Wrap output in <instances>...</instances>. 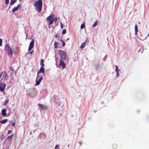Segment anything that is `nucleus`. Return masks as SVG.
<instances>
[{
	"instance_id": "obj_25",
	"label": "nucleus",
	"mask_w": 149,
	"mask_h": 149,
	"mask_svg": "<svg viewBox=\"0 0 149 149\" xmlns=\"http://www.w3.org/2000/svg\"><path fill=\"white\" fill-rule=\"evenodd\" d=\"M97 25V21H95V22L94 23V24L93 25V27H95V26H96Z\"/></svg>"
},
{
	"instance_id": "obj_27",
	"label": "nucleus",
	"mask_w": 149,
	"mask_h": 149,
	"mask_svg": "<svg viewBox=\"0 0 149 149\" xmlns=\"http://www.w3.org/2000/svg\"><path fill=\"white\" fill-rule=\"evenodd\" d=\"M61 41L62 42L63 46V47H64L65 45V42L62 40H61Z\"/></svg>"
},
{
	"instance_id": "obj_14",
	"label": "nucleus",
	"mask_w": 149,
	"mask_h": 149,
	"mask_svg": "<svg viewBox=\"0 0 149 149\" xmlns=\"http://www.w3.org/2000/svg\"><path fill=\"white\" fill-rule=\"evenodd\" d=\"M34 39H33L29 44V46L33 47L34 45Z\"/></svg>"
},
{
	"instance_id": "obj_20",
	"label": "nucleus",
	"mask_w": 149,
	"mask_h": 149,
	"mask_svg": "<svg viewBox=\"0 0 149 149\" xmlns=\"http://www.w3.org/2000/svg\"><path fill=\"white\" fill-rule=\"evenodd\" d=\"M58 45V42H55L54 44V48H57V46Z\"/></svg>"
},
{
	"instance_id": "obj_3",
	"label": "nucleus",
	"mask_w": 149,
	"mask_h": 149,
	"mask_svg": "<svg viewBox=\"0 0 149 149\" xmlns=\"http://www.w3.org/2000/svg\"><path fill=\"white\" fill-rule=\"evenodd\" d=\"M27 93L31 97H34L36 96L37 92L35 88H30L27 91Z\"/></svg>"
},
{
	"instance_id": "obj_26",
	"label": "nucleus",
	"mask_w": 149,
	"mask_h": 149,
	"mask_svg": "<svg viewBox=\"0 0 149 149\" xmlns=\"http://www.w3.org/2000/svg\"><path fill=\"white\" fill-rule=\"evenodd\" d=\"M9 101V99H6L5 100V103L4 104V105L5 106L7 104L8 102Z\"/></svg>"
},
{
	"instance_id": "obj_21",
	"label": "nucleus",
	"mask_w": 149,
	"mask_h": 149,
	"mask_svg": "<svg viewBox=\"0 0 149 149\" xmlns=\"http://www.w3.org/2000/svg\"><path fill=\"white\" fill-rule=\"evenodd\" d=\"M43 59H42L41 60L40 62V65H41L42 67H44V64L43 63Z\"/></svg>"
},
{
	"instance_id": "obj_37",
	"label": "nucleus",
	"mask_w": 149,
	"mask_h": 149,
	"mask_svg": "<svg viewBox=\"0 0 149 149\" xmlns=\"http://www.w3.org/2000/svg\"><path fill=\"white\" fill-rule=\"evenodd\" d=\"M60 24H61V29H63V25L62 24V23L61 22L60 23Z\"/></svg>"
},
{
	"instance_id": "obj_10",
	"label": "nucleus",
	"mask_w": 149,
	"mask_h": 149,
	"mask_svg": "<svg viewBox=\"0 0 149 149\" xmlns=\"http://www.w3.org/2000/svg\"><path fill=\"white\" fill-rule=\"evenodd\" d=\"M41 72L43 73L44 75H45V69L43 67H41L39 71L37 72V74L38 75Z\"/></svg>"
},
{
	"instance_id": "obj_18",
	"label": "nucleus",
	"mask_w": 149,
	"mask_h": 149,
	"mask_svg": "<svg viewBox=\"0 0 149 149\" xmlns=\"http://www.w3.org/2000/svg\"><path fill=\"white\" fill-rule=\"evenodd\" d=\"M8 121L7 119H5L0 121V123L2 124H4Z\"/></svg>"
},
{
	"instance_id": "obj_39",
	"label": "nucleus",
	"mask_w": 149,
	"mask_h": 149,
	"mask_svg": "<svg viewBox=\"0 0 149 149\" xmlns=\"http://www.w3.org/2000/svg\"><path fill=\"white\" fill-rule=\"evenodd\" d=\"M116 74H117V76L118 77L119 75V73L118 71L116 72Z\"/></svg>"
},
{
	"instance_id": "obj_13",
	"label": "nucleus",
	"mask_w": 149,
	"mask_h": 149,
	"mask_svg": "<svg viewBox=\"0 0 149 149\" xmlns=\"http://www.w3.org/2000/svg\"><path fill=\"white\" fill-rule=\"evenodd\" d=\"M20 5V4H19L16 7H14L13 8L12 10V12L13 13L15 12L16 11H17Z\"/></svg>"
},
{
	"instance_id": "obj_30",
	"label": "nucleus",
	"mask_w": 149,
	"mask_h": 149,
	"mask_svg": "<svg viewBox=\"0 0 149 149\" xmlns=\"http://www.w3.org/2000/svg\"><path fill=\"white\" fill-rule=\"evenodd\" d=\"M9 69L10 70H11L12 71H13L14 70V68L13 67H11Z\"/></svg>"
},
{
	"instance_id": "obj_19",
	"label": "nucleus",
	"mask_w": 149,
	"mask_h": 149,
	"mask_svg": "<svg viewBox=\"0 0 149 149\" xmlns=\"http://www.w3.org/2000/svg\"><path fill=\"white\" fill-rule=\"evenodd\" d=\"M17 0H11L10 4V5H13L15 3L16 1Z\"/></svg>"
},
{
	"instance_id": "obj_41",
	"label": "nucleus",
	"mask_w": 149,
	"mask_h": 149,
	"mask_svg": "<svg viewBox=\"0 0 149 149\" xmlns=\"http://www.w3.org/2000/svg\"><path fill=\"white\" fill-rule=\"evenodd\" d=\"M79 143L80 145L81 146V145L82 144V142H79Z\"/></svg>"
},
{
	"instance_id": "obj_15",
	"label": "nucleus",
	"mask_w": 149,
	"mask_h": 149,
	"mask_svg": "<svg viewBox=\"0 0 149 149\" xmlns=\"http://www.w3.org/2000/svg\"><path fill=\"white\" fill-rule=\"evenodd\" d=\"M87 40H86L85 42L83 43L80 46V48L81 49H83L84 48V47L86 45V43H87Z\"/></svg>"
},
{
	"instance_id": "obj_12",
	"label": "nucleus",
	"mask_w": 149,
	"mask_h": 149,
	"mask_svg": "<svg viewBox=\"0 0 149 149\" xmlns=\"http://www.w3.org/2000/svg\"><path fill=\"white\" fill-rule=\"evenodd\" d=\"M38 105L40 109V111L43 110L45 109V107L43 104H38Z\"/></svg>"
},
{
	"instance_id": "obj_22",
	"label": "nucleus",
	"mask_w": 149,
	"mask_h": 149,
	"mask_svg": "<svg viewBox=\"0 0 149 149\" xmlns=\"http://www.w3.org/2000/svg\"><path fill=\"white\" fill-rule=\"evenodd\" d=\"M112 147L113 149H116L117 147V145L116 144L114 143L112 145Z\"/></svg>"
},
{
	"instance_id": "obj_17",
	"label": "nucleus",
	"mask_w": 149,
	"mask_h": 149,
	"mask_svg": "<svg viewBox=\"0 0 149 149\" xmlns=\"http://www.w3.org/2000/svg\"><path fill=\"white\" fill-rule=\"evenodd\" d=\"M135 35H136L137 34V33L138 32V26L136 24L135 26Z\"/></svg>"
},
{
	"instance_id": "obj_1",
	"label": "nucleus",
	"mask_w": 149,
	"mask_h": 149,
	"mask_svg": "<svg viewBox=\"0 0 149 149\" xmlns=\"http://www.w3.org/2000/svg\"><path fill=\"white\" fill-rule=\"evenodd\" d=\"M35 4L38 12L39 13L41 11L42 7V0H38V1H36L35 2Z\"/></svg>"
},
{
	"instance_id": "obj_9",
	"label": "nucleus",
	"mask_w": 149,
	"mask_h": 149,
	"mask_svg": "<svg viewBox=\"0 0 149 149\" xmlns=\"http://www.w3.org/2000/svg\"><path fill=\"white\" fill-rule=\"evenodd\" d=\"M59 65L62 67L63 69H64L65 66V64L64 63V60L61 59L60 60V63Z\"/></svg>"
},
{
	"instance_id": "obj_44",
	"label": "nucleus",
	"mask_w": 149,
	"mask_h": 149,
	"mask_svg": "<svg viewBox=\"0 0 149 149\" xmlns=\"http://www.w3.org/2000/svg\"><path fill=\"white\" fill-rule=\"evenodd\" d=\"M141 49H140L139 50V52H140L141 51Z\"/></svg>"
},
{
	"instance_id": "obj_11",
	"label": "nucleus",
	"mask_w": 149,
	"mask_h": 149,
	"mask_svg": "<svg viewBox=\"0 0 149 149\" xmlns=\"http://www.w3.org/2000/svg\"><path fill=\"white\" fill-rule=\"evenodd\" d=\"M19 52V48L17 47H15L14 49L13 52L14 53L17 54Z\"/></svg>"
},
{
	"instance_id": "obj_23",
	"label": "nucleus",
	"mask_w": 149,
	"mask_h": 149,
	"mask_svg": "<svg viewBox=\"0 0 149 149\" xmlns=\"http://www.w3.org/2000/svg\"><path fill=\"white\" fill-rule=\"evenodd\" d=\"M54 99L55 102H56L58 100V97L56 96H54Z\"/></svg>"
},
{
	"instance_id": "obj_32",
	"label": "nucleus",
	"mask_w": 149,
	"mask_h": 149,
	"mask_svg": "<svg viewBox=\"0 0 149 149\" xmlns=\"http://www.w3.org/2000/svg\"><path fill=\"white\" fill-rule=\"evenodd\" d=\"M6 4L8 5L9 3V0H5Z\"/></svg>"
},
{
	"instance_id": "obj_24",
	"label": "nucleus",
	"mask_w": 149,
	"mask_h": 149,
	"mask_svg": "<svg viewBox=\"0 0 149 149\" xmlns=\"http://www.w3.org/2000/svg\"><path fill=\"white\" fill-rule=\"evenodd\" d=\"M85 27V24L83 23L82 24L81 26V29H82Z\"/></svg>"
},
{
	"instance_id": "obj_8",
	"label": "nucleus",
	"mask_w": 149,
	"mask_h": 149,
	"mask_svg": "<svg viewBox=\"0 0 149 149\" xmlns=\"http://www.w3.org/2000/svg\"><path fill=\"white\" fill-rule=\"evenodd\" d=\"M39 76H38L37 77V79H36V84H35L36 86H38L40 84L41 81L42 80L43 78L42 76H41L40 77V78L38 79V80H37L38 78V77Z\"/></svg>"
},
{
	"instance_id": "obj_38",
	"label": "nucleus",
	"mask_w": 149,
	"mask_h": 149,
	"mask_svg": "<svg viewBox=\"0 0 149 149\" xmlns=\"http://www.w3.org/2000/svg\"><path fill=\"white\" fill-rule=\"evenodd\" d=\"M11 131L10 130H9L8 131V134H10V133H11Z\"/></svg>"
},
{
	"instance_id": "obj_43",
	"label": "nucleus",
	"mask_w": 149,
	"mask_h": 149,
	"mask_svg": "<svg viewBox=\"0 0 149 149\" xmlns=\"http://www.w3.org/2000/svg\"><path fill=\"white\" fill-rule=\"evenodd\" d=\"M142 51H141V53L143 52V51L144 50V49H142Z\"/></svg>"
},
{
	"instance_id": "obj_5",
	"label": "nucleus",
	"mask_w": 149,
	"mask_h": 149,
	"mask_svg": "<svg viewBox=\"0 0 149 149\" xmlns=\"http://www.w3.org/2000/svg\"><path fill=\"white\" fill-rule=\"evenodd\" d=\"M58 52L60 55L61 59L63 60H65L66 57V54L64 51L61 50H59L58 51Z\"/></svg>"
},
{
	"instance_id": "obj_28",
	"label": "nucleus",
	"mask_w": 149,
	"mask_h": 149,
	"mask_svg": "<svg viewBox=\"0 0 149 149\" xmlns=\"http://www.w3.org/2000/svg\"><path fill=\"white\" fill-rule=\"evenodd\" d=\"M115 68H116V69H115V71L116 72H117V71H118V66L116 65V66H115Z\"/></svg>"
},
{
	"instance_id": "obj_2",
	"label": "nucleus",
	"mask_w": 149,
	"mask_h": 149,
	"mask_svg": "<svg viewBox=\"0 0 149 149\" xmlns=\"http://www.w3.org/2000/svg\"><path fill=\"white\" fill-rule=\"evenodd\" d=\"M8 76L7 73L5 71L0 74V79H1L0 82L4 83L8 79Z\"/></svg>"
},
{
	"instance_id": "obj_45",
	"label": "nucleus",
	"mask_w": 149,
	"mask_h": 149,
	"mask_svg": "<svg viewBox=\"0 0 149 149\" xmlns=\"http://www.w3.org/2000/svg\"><path fill=\"white\" fill-rule=\"evenodd\" d=\"M69 39V38H68L67 39V40H68Z\"/></svg>"
},
{
	"instance_id": "obj_33",
	"label": "nucleus",
	"mask_w": 149,
	"mask_h": 149,
	"mask_svg": "<svg viewBox=\"0 0 149 149\" xmlns=\"http://www.w3.org/2000/svg\"><path fill=\"white\" fill-rule=\"evenodd\" d=\"M53 22L54 21L55 22H56L57 20V18L56 17H55L54 18H53Z\"/></svg>"
},
{
	"instance_id": "obj_40",
	"label": "nucleus",
	"mask_w": 149,
	"mask_h": 149,
	"mask_svg": "<svg viewBox=\"0 0 149 149\" xmlns=\"http://www.w3.org/2000/svg\"><path fill=\"white\" fill-rule=\"evenodd\" d=\"M15 123H12V125H13V127H14L15 126Z\"/></svg>"
},
{
	"instance_id": "obj_4",
	"label": "nucleus",
	"mask_w": 149,
	"mask_h": 149,
	"mask_svg": "<svg viewBox=\"0 0 149 149\" xmlns=\"http://www.w3.org/2000/svg\"><path fill=\"white\" fill-rule=\"evenodd\" d=\"M6 50L7 52L8 56L11 58L13 56V50L9 46L8 44H7L5 47Z\"/></svg>"
},
{
	"instance_id": "obj_31",
	"label": "nucleus",
	"mask_w": 149,
	"mask_h": 149,
	"mask_svg": "<svg viewBox=\"0 0 149 149\" xmlns=\"http://www.w3.org/2000/svg\"><path fill=\"white\" fill-rule=\"evenodd\" d=\"M55 149H59V148L58 145H56L55 146Z\"/></svg>"
},
{
	"instance_id": "obj_6",
	"label": "nucleus",
	"mask_w": 149,
	"mask_h": 149,
	"mask_svg": "<svg viewBox=\"0 0 149 149\" xmlns=\"http://www.w3.org/2000/svg\"><path fill=\"white\" fill-rule=\"evenodd\" d=\"M6 85L5 83L0 82V91L3 92L4 93V89L5 88Z\"/></svg>"
},
{
	"instance_id": "obj_35",
	"label": "nucleus",
	"mask_w": 149,
	"mask_h": 149,
	"mask_svg": "<svg viewBox=\"0 0 149 149\" xmlns=\"http://www.w3.org/2000/svg\"><path fill=\"white\" fill-rule=\"evenodd\" d=\"M13 136V134H12L10 136H8V138H12V137Z\"/></svg>"
},
{
	"instance_id": "obj_34",
	"label": "nucleus",
	"mask_w": 149,
	"mask_h": 149,
	"mask_svg": "<svg viewBox=\"0 0 149 149\" xmlns=\"http://www.w3.org/2000/svg\"><path fill=\"white\" fill-rule=\"evenodd\" d=\"M2 40L0 38V46H1L2 45Z\"/></svg>"
},
{
	"instance_id": "obj_29",
	"label": "nucleus",
	"mask_w": 149,
	"mask_h": 149,
	"mask_svg": "<svg viewBox=\"0 0 149 149\" xmlns=\"http://www.w3.org/2000/svg\"><path fill=\"white\" fill-rule=\"evenodd\" d=\"M66 30L65 29H63L62 32V34H65L66 33Z\"/></svg>"
},
{
	"instance_id": "obj_36",
	"label": "nucleus",
	"mask_w": 149,
	"mask_h": 149,
	"mask_svg": "<svg viewBox=\"0 0 149 149\" xmlns=\"http://www.w3.org/2000/svg\"><path fill=\"white\" fill-rule=\"evenodd\" d=\"M32 48L33 47L29 46L28 48V51H30Z\"/></svg>"
},
{
	"instance_id": "obj_7",
	"label": "nucleus",
	"mask_w": 149,
	"mask_h": 149,
	"mask_svg": "<svg viewBox=\"0 0 149 149\" xmlns=\"http://www.w3.org/2000/svg\"><path fill=\"white\" fill-rule=\"evenodd\" d=\"M53 16L52 15H50L47 17L46 19L49 22V25H50L53 23Z\"/></svg>"
},
{
	"instance_id": "obj_42",
	"label": "nucleus",
	"mask_w": 149,
	"mask_h": 149,
	"mask_svg": "<svg viewBox=\"0 0 149 149\" xmlns=\"http://www.w3.org/2000/svg\"><path fill=\"white\" fill-rule=\"evenodd\" d=\"M32 51L31 52H29V53H30L31 54H32Z\"/></svg>"
},
{
	"instance_id": "obj_46",
	"label": "nucleus",
	"mask_w": 149,
	"mask_h": 149,
	"mask_svg": "<svg viewBox=\"0 0 149 149\" xmlns=\"http://www.w3.org/2000/svg\"><path fill=\"white\" fill-rule=\"evenodd\" d=\"M21 0H19V1H20Z\"/></svg>"
},
{
	"instance_id": "obj_16",
	"label": "nucleus",
	"mask_w": 149,
	"mask_h": 149,
	"mask_svg": "<svg viewBox=\"0 0 149 149\" xmlns=\"http://www.w3.org/2000/svg\"><path fill=\"white\" fill-rule=\"evenodd\" d=\"M6 109H3L1 111L2 115L3 116H5L6 115Z\"/></svg>"
}]
</instances>
